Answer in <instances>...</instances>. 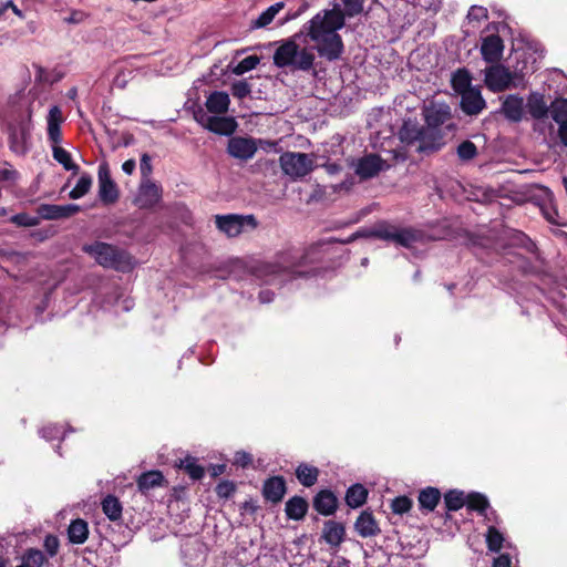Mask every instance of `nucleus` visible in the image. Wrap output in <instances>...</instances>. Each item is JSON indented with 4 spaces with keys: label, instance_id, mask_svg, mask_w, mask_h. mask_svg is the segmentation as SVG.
Returning a JSON list of instances; mask_svg holds the SVG:
<instances>
[{
    "label": "nucleus",
    "instance_id": "nucleus-25",
    "mask_svg": "<svg viewBox=\"0 0 567 567\" xmlns=\"http://www.w3.org/2000/svg\"><path fill=\"white\" fill-rule=\"evenodd\" d=\"M204 126L217 134H231L235 131L236 123L230 117L208 116Z\"/></svg>",
    "mask_w": 567,
    "mask_h": 567
},
{
    "label": "nucleus",
    "instance_id": "nucleus-14",
    "mask_svg": "<svg viewBox=\"0 0 567 567\" xmlns=\"http://www.w3.org/2000/svg\"><path fill=\"white\" fill-rule=\"evenodd\" d=\"M388 167L389 165L379 155L369 154L358 161L355 173L361 178H371Z\"/></svg>",
    "mask_w": 567,
    "mask_h": 567
},
{
    "label": "nucleus",
    "instance_id": "nucleus-33",
    "mask_svg": "<svg viewBox=\"0 0 567 567\" xmlns=\"http://www.w3.org/2000/svg\"><path fill=\"white\" fill-rule=\"evenodd\" d=\"M53 158L63 166L65 171H72L76 173L79 166L73 163L71 154L64 150L61 144H51Z\"/></svg>",
    "mask_w": 567,
    "mask_h": 567
},
{
    "label": "nucleus",
    "instance_id": "nucleus-53",
    "mask_svg": "<svg viewBox=\"0 0 567 567\" xmlns=\"http://www.w3.org/2000/svg\"><path fill=\"white\" fill-rule=\"evenodd\" d=\"M80 207L78 205L69 204V205H59V218L70 217L78 213Z\"/></svg>",
    "mask_w": 567,
    "mask_h": 567
},
{
    "label": "nucleus",
    "instance_id": "nucleus-45",
    "mask_svg": "<svg viewBox=\"0 0 567 567\" xmlns=\"http://www.w3.org/2000/svg\"><path fill=\"white\" fill-rule=\"evenodd\" d=\"M457 155L462 161H470L477 155V148L473 142L464 141L457 147Z\"/></svg>",
    "mask_w": 567,
    "mask_h": 567
},
{
    "label": "nucleus",
    "instance_id": "nucleus-5",
    "mask_svg": "<svg viewBox=\"0 0 567 567\" xmlns=\"http://www.w3.org/2000/svg\"><path fill=\"white\" fill-rule=\"evenodd\" d=\"M301 257L295 251L288 250L278 254L270 262L261 264L256 269L257 277L266 282H272L277 278H293L300 272L297 271Z\"/></svg>",
    "mask_w": 567,
    "mask_h": 567
},
{
    "label": "nucleus",
    "instance_id": "nucleus-37",
    "mask_svg": "<svg viewBox=\"0 0 567 567\" xmlns=\"http://www.w3.org/2000/svg\"><path fill=\"white\" fill-rule=\"evenodd\" d=\"M102 509L111 520H117L122 515V506L118 499L112 495L106 496L102 502Z\"/></svg>",
    "mask_w": 567,
    "mask_h": 567
},
{
    "label": "nucleus",
    "instance_id": "nucleus-31",
    "mask_svg": "<svg viewBox=\"0 0 567 567\" xmlns=\"http://www.w3.org/2000/svg\"><path fill=\"white\" fill-rule=\"evenodd\" d=\"M164 483V476L159 471H150L142 474L137 480L138 489L143 493L150 489L162 486Z\"/></svg>",
    "mask_w": 567,
    "mask_h": 567
},
{
    "label": "nucleus",
    "instance_id": "nucleus-50",
    "mask_svg": "<svg viewBox=\"0 0 567 567\" xmlns=\"http://www.w3.org/2000/svg\"><path fill=\"white\" fill-rule=\"evenodd\" d=\"M250 91V85L246 81H237L231 85L233 95L238 99L246 97Z\"/></svg>",
    "mask_w": 567,
    "mask_h": 567
},
{
    "label": "nucleus",
    "instance_id": "nucleus-39",
    "mask_svg": "<svg viewBox=\"0 0 567 567\" xmlns=\"http://www.w3.org/2000/svg\"><path fill=\"white\" fill-rule=\"evenodd\" d=\"M44 554L39 549H28L22 556V567H43L45 563Z\"/></svg>",
    "mask_w": 567,
    "mask_h": 567
},
{
    "label": "nucleus",
    "instance_id": "nucleus-48",
    "mask_svg": "<svg viewBox=\"0 0 567 567\" xmlns=\"http://www.w3.org/2000/svg\"><path fill=\"white\" fill-rule=\"evenodd\" d=\"M59 205L42 204L38 207V217L41 219H59Z\"/></svg>",
    "mask_w": 567,
    "mask_h": 567
},
{
    "label": "nucleus",
    "instance_id": "nucleus-10",
    "mask_svg": "<svg viewBox=\"0 0 567 567\" xmlns=\"http://www.w3.org/2000/svg\"><path fill=\"white\" fill-rule=\"evenodd\" d=\"M215 224L227 237H237L245 231L254 230L258 225L252 215L237 214L216 215Z\"/></svg>",
    "mask_w": 567,
    "mask_h": 567
},
{
    "label": "nucleus",
    "instance_id": "nucleus-58",
    "mask_svg": "<svg viewBox=\"0 0 567 567\" xmlns=\"http://www.w3.org/2000/svg\"><path fill=\"white\" fill-rule=\"evenodd\" d=\"M544 215L546 219L554 225H561L563 223L558 219V214L555 209L545 210Z\"/></svg>",
    "mask_w": 567,
    "mask_h": 567
},
{
    "label": "nucleus",
    "instance_id": "nucleus-26",
    "mask_svg": "<svg viewBox=\"0 0 567 567\" xmlns=\"http://www.w3.org/2000/svg\"><path fill=\"white\" fill-rule=\"evenodd\" d=\"M285 8V2L279 1L270 7H268L265 11H262L257 19L252 20L250 23L251 29H261L268 27L275 19V17Z\"/></svg>",
    "mask_w": 567,
    "mask_h": 567
},
{
    "label": "nucleus",
    "instance_id": "nucleus-34",
    "mask_svg": "<svg viewBox=\"0 0 567 567\" xmlns=\"http://www.w3.org/2000/svg\"><path fill=\"white\" fill-rule=\"evenodd\" d=\"M466 505L470 509L477 511L481 515H483L488 522L491 518L488 516V507L489 503L487 498L480 493H471L466 496Z\"/></svg>",
    "mask_w": 567,
    "mask_h": 567
},
{
    "label": "nucleus",
    "instance_id": "nucleus-55",
    "mask_svg": "<svg viewBox=\"0 0 567 567\" xmlns=\"http://www.w3.org/2000/svg\"><path fill=\"white\" fill-rule=\"evenodd\" d=\"M251 461H252L251 455L244 451L236 452L235 457H234V463L237 465H240L243 467L250 464Z\"/></svg>",
    "mask_w": 567,
    "mask_h": 567
},
{
    "label": "nucleus",
    "instance_id": "nucleus-8",
    "mask_svg": "<svg viewBox=\"0 0 567 567\" xmlns=\"http://www.w3.org/2000/svg\"><path fill=\"white\" fill-rule=\"evenodd\" d=\"M484 81L491 91L502 92L520 85L523 82V70L511 72L504 65H492L485 70Z\"/></svg>",
    "mask_w": 567,
    "mask_h": 567
},
{
    "label": "nucleus",
    "instance_id": "nucleus-27",
    "mask_svg": "<svg viewBox=\"0 0 567 567\" xmlns=\"http://www.w3.org/2000/svg\"><path fill=\"white\" fill-rule=\"evenodd\" d=\"M286 514L288 518L300 520L305 517L308 511V503L300 496H293L286 503Z\"/></svg>",
    "mask_w": 567,
    "mask_h": 567
},
{
    "label": "nucleus",
    "instance_id": "nucleus-19",
    "mask_svg": "<svg viewBox=\"0 0 567 567\" xmlns=\"http://www.w3.org/2000/svg\"><path fill=\"white\" fill-rule=\"evenodd\" d=\"M503 41L498 35H488L486 37L481 47V53L483 59L487 62L497 61L503 53Z\"/></svg>",
    "mask_w": 567,
    "mask_h": 567
},
{
    "label": "nucleus",
    "instance_id": "nucleus-38",
    "mask_svg": "<svg viewBox=\"0 0 567 567\" xmlns=\"http://www.w3.org/2000/svg\"><path fill=\"white\" fill-rule=\"evenodd\" d=\"M178 466L183 468L193 480H200L205 473L204 467L198 464L195 457L192 456H186L184 460H181Z\"/></svg>",
    "mask_w": 567,
    "mask_h": 567
},
{
    "label": "nucleus",
    "instance_id": "nucleus-46",
    "mask_svg": "<svg viewBox=\"0 0 567 567\" xmlns=\"http://www.w3.org/2000/svg\"><path fill=\"white\" fill-rule=\"evenodd\" d=\"M13 224L17 226H23V227H32L37 226L40 223V218L33 215H29L27 213H20L11 217L10 219Z\"/></svg>",
    "mask_w": 567,
    "mask_h": 567
},
{
    "label": "nucleus",
    "instance_id": "nucleus-29",
    "mask_svg": "<svg viewBox=\"0 0 567 567\" xmlns=\"http://www.w3.org/2000/svg\"><path fill=\"white\" fill-rule=\"evenodd\" d=\"M296 476L301 485L305 487H311L318 481L319 470L316 466L301 463L296 468Z\"/></svg>",
    "mask_w": 567,
    "mask_h": 567
},
{
    "label": "nucleus",
    "instance_id": "nucleus-18",
    "mask_svg": "<svg viewBox=\"0 0 567 567\" xmlns=\"http://www.w3.org/2000/svg\"><path fill=\"white\" fill-rule=\"evenodd\" d=\"M528 112L529 114L536 120V123L534 125L535 130L543 131L546 123H547V113L548 107L546 103L544 102L543 97L539 95H533L528 100Z\"/></svg>",
    "mask_w": 567,
    "mask_h": 567
},
{
    "label": "nucleus",
    "instance_id": "nucleus-52",
    "mask_svg": "<svg viewBox=\"0 0 567 567\" xmlns=\"http://www.w3.org/2000/svg\"><path fill=\"white\" fill-rule=\"evenodd\" d=\"M216 492L220 497H229L235 492V486L230 482H221L217 485Z\"/></svg>",
    "mask_w": 567,
    "mask_h": 567
},
{
    "label": "nucleus",
    "instance_id": "nucleus-1",
    "mask_svg": "<svg viewBox=\"0 0 567 567\" xmlns=\"http://www.w3.org/2000/svg\"><path fill=\"white\" fill-rule=\"evenodd\" d=\"M342 9L318 12L306 27L308 35L317 44L320 56L334 61L343 52V42L338 31L344 27V18H353L364 10V0H340Z\"/></svg>",
    "mask_w": 567,
    "mask_h": 567
},
{
    "label": "nucleus",
    "instance_id": "nucleus-57",
    "mask_svg": "<svg viewBox=\"0 0 567 567\" xmlns=\"http://www.w3.org/2000/svg\"><path fill=\"white\" fill-rule=\"evenodd\" d=\"M511 557L507 554H502L494 559L493 567H511Z\"/></svg>",
    "mask_w": 567,
    "mask_h": 567
},
{
    "label": "nucleus",
    "instance_id": "nucleus-44",
    "mask_svg": "<svg viewBox=\"0 0 567 567\" xmlns=\"http://www.w3.org/2000/svg\"><path fill=\"white\" fill-rule=\"evenodd\" d=\"M260 62L259 56L249 55L243 59L234 69L233 73L236 75H243L246 72L254 70Z\"/></svg>",
    "mask_w": 567,
    "mask_h": 567
},
{
    "label": "nucleus",
    "instance_id": "nucleus-11",
    "mask_svg": "<svg viewBox=\"0 0 567 567\" xmlns=\"http://www.w3.org/2000/svg\"><path fill=\"white\" fill-rule=\"evenodd\" d=\"M99 196L104 204H113L118 198L116 184L111 178L110 169L106 163L99 166Z\"/></svg>",
    "mask_w": 567,
    "mask_h": 567
},
{
    "label": "nucleus",
    "instance_id": "nucleus-49",
    "mask_svg": "<svg viewBox=\"0 0 567 567\" xmlns=\"http://www.w3.org/2000/svg\"><path fill=\"white\" fill-rule=\"evenodd\" d=\"M40 435L48 441H52L62 436V430L58 425L50 424L40 430Z\"/></svg>",
    "mask_w": 567,
    "mask_h": 567
},
{
    "label": "nucleus",
    "instance_id": "nucleus-59",
    "mask_svg": "<svg viewBox=\"0 0 567 567\" xmlns=\"http://www.w3.org/2000/svg\"><path fill=\"white\" fill-rule=\"evenodd\" d=\"M558 135L561 141V143L567 146V122L559 125L558 127Z\"/></svg>",
    "mask_w": 567,
    "mask_h": 567
},
{
    "label": "nucleus",
    "instance_id": "nucleus-35",
    "mask_svg": "<svg viewBox=\"0 0 567 567\" xmlns=\"http://www.w3.org/2000/svg\"><path fill=\"white\" fill-rule=\"evenodd\" d=\"M441 498V493L437 488L427 487L419 495V503L421 508L432 512Z\"/></svg>",
    "mask_w": 567,
    "mask_h": 567
},
{
    "label": "nucleus",
    "instance_id": "nucleus-47",
    "mask_svg": "<svg viewBox=\"0 0 567 567\" xmlns=\"http://www.w3.org/2000/svg\"><path fill=\"white\" fill-rule=\"evenodd\" d=\"M412 501L408 496H399L392 501L391 508L395 514H404L411 509Z\"/></svg>",
    "mask_w": 567,
    "mask_h": 567
},
{
    "label": "nucleus",
    "instance_id": "nucleus-23",
    "mask_svg": "<svg viewBox=\"0 0 567 567\" xmlns=\"http://www.w3.org/2000/svg\"><path fill=\"white\" fill-rule=\"evenodd\" d=\"M354 528L357 533L364 538L375 536L380 532L374 517L368 512H363L358 517Z\"/></svg>",
    "mask_w": 567,
    "mask_h": 567
},
{
    "label": "nucleus",
    "instance_id": "nucleus-7",
    "mask_svg": "<svg viewBox=\"0 0 567 567\" xmlns=\"http://www.w3.org/2000/svg\"><path fill=\"white\" fill-rule=\"evenodd\" d=\"M400 138L406 144L419 143L417 151H437L439 148V136L427 131L425 127H421L416 121L408 120L404 121L399 132Z\"/></svg>",
    "mask_w": 567,
    "mask_h": 567
},
{
    "label": "nucleus",
    "instance_id": "nucleus-20",
    "mask_svg": "<svg viewBox=\"0 0 567 567\" xmlns=\"http://www.w3.org/2000/svg\"><path fill=\"white\" fill-rule=\"evenodd\" d=\"M502 112L506 118L518 122L524 113V100L518 95H508L502 104Z\"/></svg>",
    "mask_w": 567,
    "mask_h": 567
},
{
    "label": "nucleus",
    "instance_id": "nucleus-64",
    "mask_svg": "<svg viewBox=\"0 0 567 567\" xmlns=\"http://www.w3.org/2000/svg\"><path fill=\"white\" fill-rule=\"evenodd\" d=\"M333 567H350L349 561L342 559L340 561H337V565Z\"/></svg>",
    "mask_w": 567,
    "mask_h": 567
},
{
    "label": "nucleus",
    "instance_id": "nucleus-42",
    "mask_svg": "<svg viewBox=\"0 0 567 567\" xmlns=\"http://www.w3.org/2000/svg\"><path fill=\"white\" fill-rule=\"evenodd\" d=\"M503 534L493 525L488 526L486 533V543L491 551H499L503 546Z\"/></svg>",
    "mask_w": 567,
    "mask_h": 567
},
{
    "label": "nucleus",
    "instance_id": "nucleus-9",
    "mask_svg": "<svg viewBox=\"0 0 567 567\" xmlns=\"http://www.w3.org/2000/svg\"><path fill=\"white\" fill-rule=\"evenodd\" d=\"M279 165L285 175L297 181L313 169V158L306 153L285 152L279 157Z\"/></svg>",
    "mask_w": 567,
    "mask_h": 567
},
{
    "label": "nucleus",
    "instance_id": "nucleus-12",
    "mask_svg": "<svg viewBox=\"0 0 567 567\" xmlns=\"http://www.w3.org/2000/svg\"><path fill=\"white\" fill-rule=\"evenodd\" d=\"M227 152L235 158L247 161L254 157L257 152V144L252 138L231 137L228 142Z\"/></svg>",
    "mask_w": 567,
    "mask_h": 567
},
{
    "label": "nucleus",
    "instance_id": "nucleus-36",
    "mask_svg": "<svg viewBox=\"0 0 567 567\" xmlns=\"http://www.w3.org/2000/svg\"><path fill=\"white\" fill-rule=\"evenodd\" d=\"M471 83L472 78L466 70H457L452 76V86L458 94L473 89Z\"/></svg>",
    "mask_w": 567,
    "mask_h": 567
},
{
    "label": "nucleus",
    "instance_id": "nucleus-17",
    "mask_svg": "<svg viewBox=\"0 0 567 567\" xmlns=\"http://www.w3.org/2000/svg\"><path fill=\"white\" fill-rule=\"evenodd\" d=\"M162 197L159 186L154 183L146 182L142 184L136 202L141 208H151L155 206Z\"/></svg>",
    "mask_w": 567,
    "mask_h": 567
},
{
    "label": "nucleus",
    "instance_id": "nucleus-3",
    "mask_svg": "<svg viewBox=\"0 0 567 567\" xmlns=\"http://www.w3.org/2000/svg\"><path fill=\"white\" fill-rule=\"evenodd\" d=\"M82 250L104 268L128 271L134 266V260L127 251L107 243L85 244Z\"/></svg>",
    "mask_w": 567,
    "mask_h": 567
},
{
    "label": "nucleus",
    "instance_id": "nucleus-56",
    "mask_svg": "<svg viewBox=\"0 0 567 567\" xmlns=\"http://www.w3.org/2000/svg\"><path fill=\"white\" fill-rule=\"evenodd\" d=\"M141 172L144 176L150 175L152 171L151 157L147 154H143L140 163Z\"/></svg>",
    "mask_w": 567,
    "mask_h": 567
},
{
    "label": "nucleus",
    "instance_id": "nucleus-60",
    "mask_svg": "<svg viewBox=\"0 0 567 567\" xmlns=\"http://www.w3.org/2000/svg\"><path fill=\"white\" fill-rule=\"evenodd\" d=\"M135 165H136V164H135V161H134V159H127V161H125V162L123 163V165H122V169H123V172H124V173H126V174H128V175H130V174H132V173L134 172V169H135Z\"/></svg>",
    "mask_w": 567,
    "mask_h": 567
},
{
    "label": "nucleus",
    "instance_id": "nucleus-40",
    "mask_svg": "<svg viewBox=\"0 0 567 567\" xmlns=\"http://www.w3.org/2000/svg\"><path fill=\"white\" fill-rule=\"evenodd\" d=\"M92 183L93 179L91 175L86 173L82 174L74 188L70 192V197L72 199H79L83 197L91 189Z\"/></svg>",
    "mask_w": 567,
    "mask_h": 567
},
{
    "label": "nucleus",
    "instance_id": "nucleus-24",
    "mask_svg": "<svg viewBox=\"0 0 567 567\" xmlns=\"http://www.w3.org/2000/svg\"><path fill=\"white\" fill-rule=\"evenodd\" d=\"M230 104L229 95L226 92L215 91L206 100V107L210 113L224 114Z\"/></svg>",
    "mask_w": 567,
    "mask_h": 567
},
{
    "label": "nucleus",
    "instance_id": "nucleus-30",
    "mask_svg": "<svg viewBox=\"0 0 567 567\" xmlns=\"http://www.w3.org/2000/svg\"><path fill=\"white\" fill-rule=\"evenodd\" d=\"M69 539L73 544H83L89 536L87 523L83 519L73 520L68 529Z\"/></svg>",
    "mask_w": 567,
    "mask_h": 567
},
{
    "label": "nucleus",
    "instance_id": "nucleus-13",
    "mask_svg": "<svg viewBox=\"0 0 567 567\" xmlns=\"http://www.w3.org/2000/svg\"><path fill=\"white\" fill-rule=\"evenodd\" d=\"M65 117L60 106L53 105L50 107L47 115V134L50 144L62 143L61 126L64 123Z\"/></svg>",
    "mask_w": 567,
    "mask_h": 567
},
{
    "label": "nucleus",
    "instance_id": "nucleus-4",
    "mask_svg": "<svg viewBox=\"0 0 567 567\" xmlns=\"http://www.w3.org/2000/svg\"><path fill=\"white\" fill-rule=\"evenodd\" d=\"M422 115L426 124L425 128L431 133L439 136V148L444 144L443 131H454L456 125L452 122V111L447 103L431 100L424 103L422 107Z\"/></svg>",
    "mask_w": 567,
    "mask_h": 567
},
{
    "label": "nucleus",
    "instance_id": "nucleus-61",
    "mask_svg": "<svg viewBox=\"0 0 567 567\" xmlns=\"http://www.w3.org/2000/svg\"><path fill=\"white\" fill-rule=\"evenodd\" d=\"M259 299L262 303H267L274 300V293L270 290H262L259 293Z\"/></svg>",
    "mask_w": 567,
    "mask_h": 567
},
{
    "label": "nucleus",
    "instance_id": "nucleus-22",
    "mask_svg": "<svg viewBox=\"0 0 567 567\" xmlns=\"http://www.w3.org/2000/svg\"><path fill=\"white\" fill-rule=\"evenodd\" d=\"M337 497L330 491H320L313 498V507L321 515H331L337 509Z\"/></svg>",
    "mask_w": 567,
    "mask_h": 567
},
{
    "label": "nucleus",
    "instance_id": "nucleus-21",
    "mask_svg": "<svg viewBox=\"0 0 567 567\" xmlns=\"http://www.w3.org/2000/svg\"><path fill=\"white\" fill-rule=\"evenodd\" d=\"M286 492L285 480L280 476H274L264 484L262 493L266 499L278 503L282 499Z\"/></svg>",
    "mask_w": 567,
    "mask_h": 567
},
{
    "label": "nucleus",
    "instance_id": "nucleus-63",
    "mask_svg": "<svg viewBox=\"0 0 567 567\" xmlns=\"http://www.w3.org/2000/svg\"><path fill=\"white\" fill-rule=\"evenodd\" d=\"M225 471V465H216L213 467V476H217L223 474Z\"/></svg>",
    "mask_w": 567,
    "mask_h": 567
},
{
    "label": "nucleus",
    "instance_id": "nucleus-32",
    "mask_svg": "<svg viewBox=\"0 0 567 567\" xmlns=\"http://www.w3.org/2000/svg\"><path fill=\"white\" fill-rule=\"evenodd\" d=\"M367 496V488L361 484H354L348 488L346 502L350 507L358 508L365 503Z\"/></svg>",
    "mask_w": 567,
    "mask_h": 567
},
{
    "label": "nucleus",
    "instance_id": "nucleus-28",
    "mask_svg": "<svg viewBox=\"0 0 567 567\" xmlns=\"http://www.w3.org/2000/svg\"><path fill=\"white\" fill-rule=\"evenodd\" d=\"M344 537V527L342 524L334 520H329L323 527V538L331 546L341 544Z\"/></svg>",
    "mask_w": 567,
    "mask_h": 567
},
{
    "label": "nucleus",
    "instance_id": "nucleus-62",
    "mask_svg": "<svg viewBox=\"0 0 567 567\" xmlns=\"http://www.w3.org/2000/svg\"><path fill=\"white\" fill-rule=\"evenodd\" d=\"M14 176H16L14 171H10V169H1L0 171V179L9 181V179H13Z\"/></svg>",
    "mask_w": 567,
    "mask_h": 567
},
{
    "label": "nucleus",
    "instance_id": "nucleus-16",
    "mask_svg": "<svg viewBox=\"0 0 567 567\" xmlns=\"http://www.w3.org/2000/svg\"><path fill=\"white\" fill-rule=\"evenodd\" d=\"M461 106L464 113L468 115H476L486 106L480 89L473 87L461 94Z\"/></svg>",
    "mask_w": 567,
    "mask_h": 567
},
{
    "label": "nucleus",
    "instance_id": "nucleus-43",
    "mask_svg": "<svg viewBox=\"0 0 567 567\" xmlns=\"http://www.w3.org/2000/svg\"><path fill=\"white\" fill-rule=\"evenodd\" d=\"M449 511H457L466 504V496L458 491H450L444 497Z\"/></svg>",
    "mask_w": 567,
    "mask_h": 567
},
{
    "label": "nucleus",
    "instance_id": "nucleus-2",
    "mask_svg": "<svg viewBox=\"0 0 567 567\" xmlns=\"http://www.w3.org/2000/svg\"><path fill=\"white\" fill-rule=\"evenodd\" d=\"M292 37L279 42L274 53V64L280 69L291 71H309L312 69L317 50V44L308 35L306 27Z\"/></svg>",
    "mask_w": 567,
    "mask_h": 567
},
{
    "label": "nucleus",
    "instance_id": "nucleus-41",
    "mask_svg": "<svg viewBox=\"0 0 567 567\" xmlns=\"http://www.w3.org/2000/svg\"><path fill=\"white\" fill-rule=\"evenodd\" d=\"M550 117L559 125L567 122V100L555 101L549 110Z\"/></svg>",
    "mask_w": 567,
    "mask_h": 567
},
{
    "label": "nucleus",
    "instance_id": "nucleus-54",
    "mask_svg": "<svg viewBox=\"0 0 567 567\" xmlns=\"http://www.w3.org/2000/svg\"><path fill=\"white\" fill-rule=\"evenodd\" d=\"M44 547L51 556H54L59 548V540L52 535H48L44 539Z\"/></svg>",
    "mask_w": 567,
    "mask_h": 567
},
{
    "label": "nucleus",
    "instance_id": "nucleus-15",
    "mask_svg": "<svg viewBox=\"0 0 567 567\" xmlns=\"http://www.w3.org/2000/svg\"><path fill=\"white\" fill-rule=\"evenodd\" d=\"M10 148L18 155H23L28 152L30 145V132L27 125L19 124L10 128L9 134Z\"/></svg>",
    "mask_w": 567,
    "mask_h": 567
},
{
    "label": "nucleus",
    "instance_id": "nucleus-51",
    "mask_svg": "<svg viewBox=\"0 0 567 567\" xmlns=\"http://www.w3.org/2000/svg\"><path fill=\"white\" fill-rule=\"evenodd\" d=\"M468 20H476L480 21L482 19L487 18V9L484 7L473 6L468 13H467Z\"/></svg>",
    "mask_w": 567,
    "mask_h": 567
},
{
    "label": "nucleus",
    "instance_id": "nucleus-6",
    "mask_svg": "<svg viewBox=\"0 0 567 567\" xmlns=\"http://www.w3.org/2000/svg\"><path fill=\"white\" fill-rule=\"evenodd\" d=\"M358 237H375L409 248L419 239L420 234L410 228H401L392 224L381 223L370 230L357 231L352 235L351 239Z\"/></svg>",
    "mask_w": 567,
    "mask_h": 567
}]
</instances>
